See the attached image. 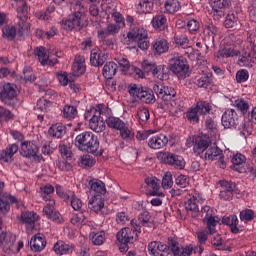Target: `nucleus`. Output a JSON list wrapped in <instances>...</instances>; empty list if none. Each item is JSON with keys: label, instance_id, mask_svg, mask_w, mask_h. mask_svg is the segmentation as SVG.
<instances>
[{"label": "nucleus", "instance_id": "f257e3e1", "mask_svg": "<svg viewBox=\"0 0 256 256\" xmlns=\"http://www.w3.org/2000/svg\"><path fill=\"white\" fill-rule=\"evenodd\" d=\"M101 115H111V109L105 104H98L84 113V119L89 120V128L95 133H103L106 129L105 120Z\"/></svg>", "mask_w": 256, "mask_h": 256}, {"label": "nucleus", "instance_id": "f03ea898", "mask_svg": "<svg viewBox=\"0 0 256 256\" xmlns=\"http://www.w3.org/2000/svg\"><path fill=\"white\" fill-rule=\"evenodd\" d=\"M75 12L69 14L67 18L63 19L61 27L66 31H73V29H83L87 25V16H85V7L77 3L74 8Z\"/></svg>", "mask_w": 256, "mask_h": 256}, {"label": "nucleus", "instance_id": "7ed1b4c3", "mask_svg": "<svg viewBox=\"0 0 256 256\" xmlns=\"http://www.w3.org/2000/svg\"><path fill=\"white\" fill-rule=\"evenodd\" d=\"M124 45H133L137 43L141 51H147L149 49V32L143 27L135 28L127 33L122 39Z\"/></svg>", "mask_w": 256, "mask_h": 256}, {"label": "nucleus", "instance_id": "20e7f679", "mask_svg": "<svg viewBox=\"0 0 256 256\" xmlns=\"http://www.w3.org/2000/svg\"><path fill=\"white\" fill-rule=\"evenodd\" d=\"M131 227L122 228L116 234V240L120 245H124V247H120V251H125L127 249V245L131 243H135L139 238L138 233H140L139 225L135 220H131Z\"/></svg>", "mask_w": 256, "mask_h": 256}, {"label": "nucleus", "instance_id": "39448f33", "mask_svg": "<svg viewBox=\"0 0 256 256\" xmlns=\"http://www.w3.org/2000/svg\"><path fill=\"white\" fill-rule=\"evenodd\" d=\"M75 145L80 151L97 153L99 150V139L92 132H83L76 136Z\"/></svg>", "mask_w": 256, "mask_h": 256}, {"label": "nucleus", "instance_id": "423d86ee", "mask_svg": "<svg viewBox=\"0 0 256 256\" xmlns=\"http://www.w3.org/2000/svg\"><path fill=\"white\" fill-rule=\"evenodd\" d=\"M201 213L204 215L203 222L206 224V229L210 235H213L217 231L216 227L221 223V218L215 215L217 210L206 205L201 208Z\"/></svg>", "mask_w": 256, "mask_h": 256}, {"label": "nucleus", "instance_id": "0eeeda50", "mask_svg": "<svg viewBox=\"0 0 256 256\" xmlns=\"http://www.w3.org/2000/svg\"><path fill=\"white\" fill-rule=\"evenodd\" d=\"M211 105L205 101H199L195 106L190 107L186 112V119L190 123H199L200 115H209Z\"/></svg>", "mask_w": 256, "mask_h": 256}, {"label": "nucleus", "instance_id": "6e6552de", "mask_svg": "<svg viewBox=\"0 0 256 256\" xmlns=\"http://www.w3.org/2000/svg\"><path fill=\"white\" fill-rule=\"evenodd\" d=\"M17 3H19V6L17 8V17L19 19V21L17 22V26H18V34L23 35V33H27L29 31H31V24H29V27H27V25L25 24L27 22V19H29V17L27 16L29 14L28 12V7H27V2L23 1V0H14Z\"/></svg>", "mask_w": 256, "mask_h": 256}, {"label": "nucleus", "instance_id": "1a4fd4ad", "mask_svg": "<svg viewBox=\"0 0 256 256\" xmlns=\"http://www.w3.org/2000/svg\"><path fill=\"white\" fill-rule=\"evenodd\" d=\"M170 71L177 75L179 79H185L189 73V64L183 56H174L170 60Z\"/></svg>", "mask_w": 256, "mask_h": 256}, {"label": "nucleus", "instance_id": "9d476101", "mask_svg": "<svg viewBox=\"0 0 256 256\" xmlns=\"http://www.w3.org/2000/svg\"><path fill=\"white\" fill-rule=\"evenodd\" d=\"M157 159L161 161V163L174 167V169H185V159L183 156H179L175 153L158 152Z\"/></svg>", "mask_w": 256, "mask_h": 256}, {"label": "nucleus", "instance_id": "9b49d317", "mask_svg": "<svg viewBox=\"0 0 256 256\" xmlns=\"http://www.w3.org/2000/svg\"><path fill=\"white\" fill-rule=\"evenodd\" d=\"M0 101L8 107H15L17 105V90L15 84L6 83L0 87Z\"/></svg>", "mask_w": 256, "mask_h": 256}, {"label": "nucleus", "instance_id": "f8f14e48", "mask_svg": "<svg viewBox=\"0 0 256 256\" xmlns=\"http://www.w3.org/2000/svg\"><path fill=\"white\" fill-rule=\"evenodd\" d=\"M142 69L146 73H152L154 79H158L159 81H165V79L169 78V74L167 73V68L165 65H156L148 60H144L142 62Z\"/></svg>", "mask_w": 256, "mask_h": 256}, {"label": "nucleus", "instance_id": "ddd939ff", "mask_svg": "<svg viewBox=\"0 0 256 256\" xmlns=\"http://www.w3.org/2000/svg\"><path fill=\"white\" fill-rule=\"evenodd\" d=\"M221 123L224 129H231L239 125V114L235 109L228 108L224 111L221 117Z\"/></svg>", "mask_w": 256, "mask_h": 256}, {"label": "nucleus", "instance_id": "4468645a", "mask_svg": "<svg viewBox=\"0 0 256 256\" xmlns=\"http://www.w3.org/2000/svg\"><path fill=\"white\" fill-rule=\"evenodd\" d=\"M153 91L156 93L157 97H159V99H161L164 103H167V101H171V99H174V97L177 95L175 89L169 86H163L159 84H155L153 86Z\"/></svg>", "mask_w": 256, "mask_h": 256}, {"label": "nucleus", "instance_id": "2eb2a0df", "mask_svg": "<svg viewBox=\"0 0 256 256\" xmlns=\"http://www.w3.org/2000/svg\"><path fill=\"white\" fill-rule=\"evenodd\" d=\"M19 151V146L17 144H9L5 149L0 150V164L4 165L7 163L11 165L15 161V154Z\"/></svg>", "mask_w": 256, "mask_h": 256}, {"label": "nucleus", "instance_id": "dca6fc26", "mask_svg": "<svg viewBox=\"0 0 256 256\" xmlns=\"http://www.w3.org/2000/svg\"><path fill=\"white\" fill-rule=\"evenodd\" d=\"M148 253L151 256H169V246L161 241H152L148 244Z\"/></svg>", "mask_w": 256, "mask_h": 256}, {"label": "nucleus", "instance_id": "f3484780", "mask_svg": "<svg viewBox=\"0 0 256 256\" xmlns=\"http://www.w3.org/2000/svg\"><path fill=\"white\" fill-rule=\"evenodd\" d=\"M88 208L98 215H105V198L101 195H93L88 201Z\"/></svg>", "mask_w": 256, "mask_h": 256}, {"label": "nucleus", "instance_id": "a211bd4d", "mask_svg": "<svg viewBox=\"0 0 256 256\" xmlns=\"http://www.w3.org/2000/svg\"><path fill=\"white\" fill-rule=\"evenodd\" d=\"M204 158L208 161H215L217 159H220L219 163V167L221 169H225L226 164L225 161H222L223 159V150H221L219 147L217 146H208L205 154H204Z\"/></svg>", "mask_w": 256, "mask_h": 256}, {"label": "nucleus", "instance_id": "6ab92c4d", "mask_svg": "<svg viewBox=\"0 0 256 256\" xmlns=\"http://www.w3.org/2000/svg\"><path fill=\"white\" fill-rule=\"evenodd\" d=\"M107 61V52L103 48H94L91 50L90 63L92 67H101Z\"/></svg>", "mask_w": 256, "mask_h": 256}, {"label": "nucleus", "instance_id": "aec40b11", "mask_svg": "<svg viewBox=\"0 0 256 256\" xmlns=\"http://www.w3.org/2000/svg\"><path fill=\"white\" fill-rule=\"evenodd\" d=\"M209 145H211V139L208 136H194L193 151L196 155H203L209 149Z\"/></svg>", "mask_w": 256, "mask_h": 256}, {"label": "nucleus", "instance_id": "412c9836", "mask_svg": "<svg viewBox=\"0 0 256 256\" xmlns=\"http://www.w3.org/2000/svg\"><path fill=\"white\" fill-rule=\"evenodd\" d=\"M241 50L235 44H230L224 48H220L215 54L216 59H229V57H239Z\"/></svg>", "mask_w": 256, "mask_h": 256}, {"label": "nucleus", "instance_id": "4be33fe9", "mask_svg": "<svg viewBox=\"0 0 256 256\" xmlns=\"http://www.w3.org/2000/svg\"><path fill=\"white\" fill-rule=\"evenodd\" d=\"M169 143V138L163 133L154 135L148 139L150 149H163Z\"/></svg>", "mask_w": 256, "mask_h": 256}, {"label": "nucleus", "instance_id": "5701e85b", "mask_svg": "<svg viewBox=\"0 0 256 256\" xmlns=\"http://www.w3.org/2000/svg\"><path fill=\"white\" fill-rule=\"evenodd\" d=\"M222 190L220 191L219 197L223 201H231L233 199V191H235V183L222 180L220 181Z\"/></svg>", "mask_w": 256, "mask_h": 256}, {"label": "nucleus", "instance_id": "b1692460", "mask_svg": "<svg viewBox=\"0 0 256 256\" xmlns=\"http://www.w3.org/2000/svg\"><path fill=\"white\" fill-rule=\"evenodd\" d=\"M167 111H169L172 117H177L180 113H183V102L180 99L172 98L164 103Z\"/></svg>", "mask_w": 256, "mask_h": 256}, {"label": "nucleus", "instance_id": "393cba45", "mask_svg": "<svg viewBox=\"0 0 256 256\" xmlns=\"http://www.w3.org/2000/svg\"><path fill=\"white\" fill-rule=\"evenodd\" d=\"M36 53H37L38 60L41 63V65H43V66L50 65V67L57 65V63H58L57 58L49 59L47 50L44 47H38L36 49Z\"/></svg>", "mask_w": 256, "mask_h": 256}, {"label": "nucleus", "instance_id": "a878e982", "mask_svg": "<svg viewBox=\"0 0 256 256\" xmlns=\"http://www.w3.org/2000/svg\"><path fill=\"white\" fill-rule=\"evenodd\" d=\"M53 251L59 256L69 255L70 253H73V245L66 243L63 240H58L53 246Z\"/></svg>", "mask_w": 256, "mask_h": 256}, {"label": "nucleus", "instance_id": "bb28decb", "mask_svg": "<svg viewBox=\"0 0 256 256\" xmlns=\"http://www.w3.org/2000/svg\"><path fill=\"white\" fill-rule=\"evenodd\" d=\"M85 57L81 55H76L74 59V63L72 65V72L75 77H79L85 73Z\"/></svg>", "mask_w": 256, "mask_h": 256}, {"label": "nucleus", "instance_id": "cd10ccee", "mask_svg": "<svg viewBox=\"0 0 256 256\" xmlns=\"http://www.w3.org/2000/svg\"><path fill=\"white\" fill-rule=\"evenodd\" d=\"M90 185V193H94V195H100L103 197L105 193H107V187L103 183V181L99 179H92L89 181Z\"/></svg>", "mask_w": 256, "mask_h": 256}, {"label": "nucleus", "instance_id": "c85d7f7f", "mask_svg": "<svg viewBox=\"0 0 256 256\" xmlns=\"http://www.w3.org/2000/svg\"><path fill=\"white\" fill-rule=\"evenodd\" d=\"M145 183L149 187V189H152L150 192V195L152 197H165V193L163 191L159 190V180L155 177H148L145 179Z\"/></svg>", "mask_w": 256, "mask_h": 256}, {"label": "nucleus", "instance_id": "c756f323", "mask_svg": "<svg viewBox=\"0 0 256 256\" xmlns=\"http://www.w3.org/2000/svg\"><path fill=\"white\" fill-rule=\"evenodd\" d=\"M152 49L155 55H163L169 51V42L166 39L159 38L152 44Z\"/></svg>", "mask_w": 256, "mask_h": 256}, {"label": "nucleus", "instance_id": "7c9ffc66", "mask_svg": "<svg viewBox=\"0 0 256 256\" xmlns=\"http://www.w3.org/2000/svg\"><path fill=\"white\" fill-rule=\"evenodd\" d=\"M174 43L178 47L182 49H188L187 53H191L193 51V45L189 41V37L185 34H178L174 36Z\"/></svg>", "mask_w": 256, "mask_h": 256}, {"label": "nucleus", "instance_id": "2f4dec72", "mask_svg": "<svg viewBox=\"0 0 256 256\" xmlns=\"http://www.w3.org/2000/svg\"><path fill=\"white\" fill-rule=\"evenodd\" d=\"M245 161H247V157H245V155H243L241 153L234 154L232 156L231 169H233V171H237L238 173H243V171H245V169L243 167H241V165H243L245 163Z\"/></svg>", "mask_w": 256, "mask_h": 256}, {"label": "nucleus", "instance_id": "473e14b6", "mask_svg": "<svg viewBox=\"0 0 256 256\" xmlns=\"http://www.w3.org/2000/svg\"><path fill=\"white\" fill-rule=\"evenodd\" d=\"M105 123L109 129H114V131H119L124 126L125 122L119 117L111 116V114L106 115Z\"/></svg>", "mask_w": 256, "mask_h": 256}, {"label": "nucleus", "instance_id": "72a5a7b5", "mask_svg": "<svg viewBox=\"0 0 256 256\" xmlns=\"http://www.w3.org/2000/svg\"><path fill=\"white\" fill-rule=\"evenodd\" d=\"M48 133L55 139H61L67 133V128L63 123H56L49 128Z\"/></svg>", "mask_w": 256, "mask_h": 256}, {"label": "nucleus", "instance_id": "f704fd0d", "mask_svg": "<svg viewBox=\"0 0 256 256\" xmlns=\"http://www.w3.org/2000/svg\"><path fill=\"white\" fill-rule=\"evenodd\" d=\"M153 0H140L136 5V10L139 15L151 13L153 11Z\"/></svg>", "mask_w": 256, "mask_h": 256}, {"label": "nucleus", "instance_id": "c9c22d12", "mask_svg": "<svg viewBox=\"0 0 256 256\" xmlns=\"http://www.w3.org/2000/svg\"><path fill=\"white\" fill-rule=\"evenodd\" d=\"M117 74V63L115 62H107L103 69L102 75L105 79H113Z\"/></svg>", "mask_w": 256, "mask_h": 256}, {"label": "nucleus", "instance_id": "e433bc0d", "mask_svg": "<svg viewBox=\"0 0 256 256\" xmlns=\"http://www.w3.org/2000/svg\"><path fill=\"white\" fill-rule=\"evenodd\" d=\"M45 247H47V239L45 238V235L41 233L34 234V251L41 252Z\"/></svg>", "mask_w": 256, "mask_h": 256}, {"label": "nucleus", "instance_id": "4c0bfd02", "mask_svg": "<svg viewBox=\"0 0 256 256\" xmlns=\"http://www.w3.org/2000/svg\"><path fill=\"white\" fill-rule=\"evenodd\" d=\"M224 225H229L232 233H239V219L237 215H230L222 218Z\"/></svg>", "mask_w": 256, "mask_h": 256}, {"label": "nucleus", "instance_id": "58836bf2", "mask_svg": "<svg viewBox=\"0 0 256 256\" xmlns=\"http://www.w3.org/2000/svg\"><path fill=\"white\" fill-rule=\"evenodd\" d=\"M199 197V193H195V195L191 196L185 202L186 211H192V217H197V213H199V207L197 206V202L195 201Z\"/></svg>", "mask_w": 256, "mask_h": 256}, {"label": "nucleus", "instance_id": "ea45409f", "mask_svg": "<svg viewBox=\"0 0 256 256\" xmlns=\"http://www.w3.org/2000/svg\"><path fill=\"white\" fill-rule=\"evenodd\" d=\"M20 220L25 223L28 235L33 234V212H22Z\"/></svg>", "mask_w": 256, "mask_h": 256}, {"label": "nucleus", "instance_id": "a19ab883", "mask_svg": "<svg viewBox=\"0 0 256 256\" xmlns=\"http://www.w3.org/2000/svg\"><path fill=\"white\" fill-rule=\"evenodd\" d=\"M138 100L142 101L143 103L150 104V105H152L156 101L155 94L153 93V90H151L150 88H147V87H144V89L142 90V93L140 95V98Z\"/></svg>", "mask_w": 256, "mask_h": 256}, {"label": "nucleus", "instance_id": "79ce46f5", "mask_svg": "<svg viewBox=\"0 0 256 256\" xmlns=\"http://www.w3.org/2000/svg\"><path fill=\"white\" fill-rule=\"evenodd\" d=\"M241 58L239 59V65L240 67H252L253 58H251V53L249 52V49H242L240 50Z\"/></svg>", "mask_w": 256, "mask_h": 256}, {"label": "nucleus", "instance_id": "37998d69", "mask_svg": "<svg viewBox=\"0 0 256 256\" xmlns=\"http://www.w3.org/2000/svg\"><path fill=\"white\" fill-rule=\"evenodd\" d=\"M239 23V16L237 12H230L227 14L224 26L226 29H233V27H237V24Z\"/></svg>", "mask_w": 256, "mask_h": 256}, {"label": "nucleus", "instance_id": "c03bdc74", "mask_svg": "<svg viewBox=\"0 0 256 256\" xmlns=\"http://www.w3.org/2000/svg\"><path fill=\"white\" fill-rule=\"evenodd\" d=\"M132 221L136 222V225L139 226L141 233V225L142 227H149V223L151 221V214H149L148 211H143L138 215V222L135 219H133Z\"/></svg>", "mask_w": 256, "mask_h": 256}, {"label": "nucleus", "instance_id": "a18cd8bd", "mask_svg": "<svg viewBox=\"0 0 256 256\" xmlns=\"http://www.w3.org/2000/svg\"><path fill=\"white\" fill-rule=\"evenodd\" d=\"M165 13H177L181 9V3L179 0H166L164 3Z\"/></svg>", "mask_w": 256, "mask_h": 256}, {"label": "nucleus", "instance_id": "49530a36", "mask_svg": "<svg viewBox=\"0 0 256 256\" xmlns=\"http://www.w3.org/2000/svg\"><path fill=\"white\" fill-rule=\"evenodd\" d=\"M43 201H46V205L43 208V213L46 217H49L55 211V199L51 196H43Z\"/></svg>", "mask_w": 256, "mask_h": 256}, {"label": "nucleus", "instance_id": "de8ad7c7", "mask_svg": "<svg viewBox=\"0 0 256 256\" xmlns=\"http://www.w3.org/2000/svg\"><path fill=\"white\" fill-rule=\"evenodd\" d=\"M143 89H145V87L141 84H130L128 86V93L137 101V99H140Z\"/></svg>", "mask_w": 256, "mask_h": 256}, {"label": "nucleus", "instance_id": "09e8293b", "mask_svg": "<svg viewBox=\"0 0 256 256\" xmlns=\"http://www.w3.org/2000/svg\"><path fill=\"white\" fill-rule=\"evenodd\" d=\"M17 36V28L15 26H4L2 28V37L7 41H13Z\"/></svg>", "mask_w": 256, "mask_h": 256}, {"label": "nucleus", "instance_id": "8fccbe9b", "mask_svg": "<svg viewBox=\"0 0 256 256\" xmlns=\"http://www.w3.org/2000/svg\"><path fill=\"white\" fill-rule=\"evenodd\" d=\"M20 155L26 159H31L33 157V146H31L30 141H24L21 143Z\"/></svg>", "mask_w": 256, "mask_h": 256}, {"label": "nucleus", "instance_id": "3c124183", "mask_svg": "<svg viewBox=\"0 0 256 256\" xmlns=\"http://www.w3.org/2000/svg\"><path fill=\"white\" fill-rule=\"evenodd\" d=\"M93 245H103L105 243V231L90 232L89 235Z\"/></svg>", "mask_w": 256, "mask_h": 256}, {"label": "nucleus", "instance_id": "603ef678", "mask_svg": "<svg viewBox=\"0 0 256 256\" xmlns=\"http://www.w3.org/2000/svg\"><path fill=\"white\" fill-rule=\"evenodd\" d=\"M167 23V17L160 14L153 17L151 24L154 29H163Z\"/></svg>", "mask_w": 256, "mask_h": 256}, {"label": "nucleus", "instance_id": "864d4df0", "mask_svg": "<svg viewBox=\"0 0 256 256\" xmlns=\"http://www.w3.org/2000/svg\"><path fill=\"white\" fill-rule=\"evenodd\" d=\"M23 75L21 83H24V85H31L33 83V68L31 66H25Z\"/></svg>", "mask_w": 256, "mask_h": 256}, {"label": "nucleus", "instance_id": "5fc2aeb1", "mask_svg": "<svg viewBox=\"0 0 256 256\" xmlns=\"http://www.w3.org/2000/svg\"><path fill=\"white\" fill-rule=\"evenodd\" d=\"M71 224L76 225L77 227H79L80 225H86L87 217H85V214L83 212L74 213L72 214Z\"/></svg>", "mask_w": 256, "mask_h": 256}, {"label": "nucleus", "instance_id": "6e6d98bb", "mask_svg": "<svg viewBox=\"0 0 256 256\" xmlns=\"http://www.w3.org/2000/svg\"><path fill=\"white\" fill-rule=\"evenodd\" d=\"M197 87L202 89H207L209 85H211V73H204L202 76L199 77L196 81Z\"/></svg>", "mask_w": 256, "mask_h": 256}, {"label": "nucleus", "instance_id": "4d7b16f0", "mask_svg": "<svg viewBox=\"0 0 256 256\" xmlns=\"http://www.w3.org/2000/svg\"><path fill=\"white\" fill-rule=\"evenodd\" d=\"M239 217L242 223H250V221L255 219V212L251 209H244L240 211Z\"/></svg>", "mask_w": 256, "mask_h": 256}, {"label": "nucleus", "instance_id": "13d9d810", "mask_svg": "<svg viewBox=\"0 0 256 256\" xmlns=\"http://www.w3.org/2000/svg\"><path fill=\"white\" fill-rule=\"evenodd\" d=\"M62 113L65 119H69L71 121V119H75V117H77V107L65 105Z\"/></svg>", "mask_w": 256, "mask_h": 256}, {"label": "nucleus", "instance_id": "bf43d9fd", "mask_svg": "<svg viewBox=\"0 0 256 256\" xmlns=\"http://www.w3.org/2000/svg\"><path fill=\"white\" fill-rule=\"evenodd\" d=\"M59 153H60L62 159L66 160V161H71L73 152L71 151V147L69 145L61 144L59 146Z\"/></svg>", "mask_w": 256, "mask_h": 256}, {"label": "nucleus", "instance_id": "052dcab7", "mask_svg": "<svg viewBox=\"0 0 256 256\" xmlns=\"http://www.w3.org/2000/svg\"><path fill=\"white\" fill-rule=\"evenodd\" d=\"M234 106L238 111H241V113L245 114L247 111H249V101L243 99V98H238L234 102Z\"/></svg>", "mask_w": 256, "mask_h": 256}, {"label": "nucleus", "instance_id": "680f3d73", "mask_svg": "<svg viewBox=\"0 0 256 256\" xmlns=\"http://www.w3.org/2000/svg\"><path fill=\"white\" fill-rule=\"evenodd\" d=\"M118 131L120 132V137H122L124 141H131V139L135 137V133H133V131H131V129H129L126 124H124V126Z\"/></svg>", "mask_w": 256, "mask_h": 256}, {"label": "nucleus", "instance_id": "e2e57ef3", "mask_svg": "<svg viewBox=\"0 0 256 256\" xmlns=\"http://www.w3.org/2000/svg\"><path fill=\"white\" fill-rule=\"evenodd\" d=\"M173 187V174L166 172L162 178V189H171Z\"/></svg>", "mask_w": 256, "mask_h": 256}, {"label": "nucleus", "instance_id": "0e129e2a", "mask_svg": "<svg viewBox=\"0 0 256 256\" xmlns=\"http://www.w3.org/2000/svg\"><path fill=\"white\" fill-rule=\"evenodd\" d=\"M80 167H93L95 165V159L91 155H83L79 160Z\"/></svg>", "mask_w": 256, "mask_h": 256}, {"label": "nucleus", "instance_id": "69168bd1", "mask_svg": "<svg viewBox=\"0 0 256 256\" xmlns=\"http://www.w3.org/2000/svg\"><path fill=\"white\" fill-rule=\"evenodd\" d=\"M56 187V194L58 195V197H60V199H63V201H69V199H71V196L73 195V192L69 191V192H64L63 187L59 184L55 185Z\"/></svg>", "mask_w": 256, "mask_h": 256}, {"label": "nucleus", "instance_id": "338daca9", "mask_svg": "<svg viewBox=\"0 0 256 256\" xmlns=\"http://www.w3.org/2000/svg\"><path fill=\"white\" fill-rule=\"evenodd\" d=\"M212 9H225L231 5L229 0H212L210 2Z\"/></svg>", "mask_w": 256, "mask_h": 256}, {"label": "nucleus", "instance_id": "774afa93", "mask_svg": "<svg viewBox=\"0 0 256 256\" xmlns=\"http://www.w3.org/2000/svg\"><path fill=\"white\" fill-rule=\"evenodd\" d=\"M249 80V71L247 69H241L236 72L237 83H245Z\"/></svg>", "mask_w": 256, "mask_h": 256}]
</instances>
